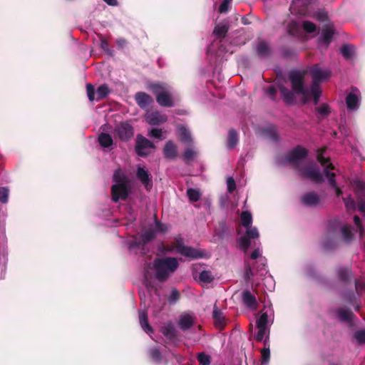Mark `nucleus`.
Listing matches in <instances>:
<instances>
[{
	"label": "nucleus",
	"instance_id": "a878e982",
	"mask_svg": "<svg viewBox=\"0 0 365 365\" xmlns=\"http://www.w3.org/2000/svg\"><path fill=\"white\" fill-rule=\"evenodd\" d=\"M346 104L348 110H354L359 108V97L356 94L349 93L346 98Z\"/></svg>",
	"mask_w": 365,
	"mask_h": 365
},
{
	"label": "nucleus",
	"instance_id": "6e6d98bb",
	"mask_svg": "<svg viewBox=\"0 0 365 365\" xmlns=\"http://www.w3.org/2000/svg\"><path fill=\"white\" fill-rule=\"evenodd\" d=\"M180 298V293L176 289H173L171 291L170 296L168 297V301L170 304H175Z\"/></svg>",
	"mask_w": 365,
	"mask_h": 365
},
{
	"label": "nucleus",
	"instance_id": "2f4dec72",
	"mask_svg": "<svg viewBox=\"0 0 365 365\" xmlns=\"http://www.w3.org/2000/svg\"><path fill=\"white\" fill-rule=\"evenodd\" d=\"M334 35V29L330 25H324L322 31V38L326 43H330Z\"/></svg>",
	"mask_w": 365,
	"mask_h": 365
},
{
	"label": "nucleus",
	"instance_id": "e2e57ef3",
	"mask_svg": "<svg viewBox=\"0 0 365 365\" xmlns=\"http://www.w3.org/2000/svg\"><path fill=\"white\" fill-rule=\"evenodd\" d=\"M168 226L165 224L161 223L160 221L155 222V231L165 233L168 231Z\"/></svg>",
	"mask_w": 365,
	"mask_h": 365
},
{
	"label": "nucleus",
	"instance_id": "ddd939ff",
	"mask_svg": "<svg viewBox=\"0 0 365 365\" xmlns=\"http://www.w3.org/2000/svg\"><path fill=\"white\" fill-rule=\"evenodd\" d=\"M163 153L165 159L173 160L178 157L177 145L173 140H168L164 145Z\"/></svg>",
	"mask_w": 365,
	"mask_h": 365
},
{
	"label": "nucleus",
	"instance_id": "393cba45",
	"mask_svg": "<svg viewBox=\"0 0 365 365\" xmlns=\"http://www.w3.org/2000/svg\"><path fill=\"white\" fill-rule=\"evenodd\" d=\"M178 135L179 139L185 143H192V138L190 131L188 129L183 126L179 125L178 127Z\"/></svg>",
	"mask_w": 365,
	"mask_h": 365
},
{
	"label": "nucleus",
	"instance_id": "0eeeda50",
	"mask_svg": "<svg viewBox=\"0 0 365 365\" xmlns=\"http://www.w3.org/2000/svg\"><path fill=\"white\" fill-rule=\"evenodd\" d=\"M154 143L140 134L137 135L135 150L138 155L146 157L150 153V149H155Z\"/></svg>",
	"mask_w": 365,
	"mask_h": 365
},
{
	"label": "nucleus",
	"instance_id": "5701e85b",
	"mask_svg": "<svg viewBox=\"0 0 365 365\" xmlns=\"http://www.w3.org/2000/svg\"><path fill=\"white\" fill-rule=\"evenodd\" d=\"M335 167L332 163H329L327 167L324 170V174L327 178L329 185L331 187H336L337 185L336 181V175L334 173L331 172V170H334Z\"/></svg>",
	"mask_w": 365,
	"mask_h": 365
},
{
	"label": "nucleus",
	"instance_id": "412c9836",
	"mask_svg": "<svg viewBox=\"0 0 365 365\" xmlns=\"http://www.w3.org/2000/svg\"><path fill=\"white\" fill-rule=\"evenodd\" d=\"M257 54L260 58H266L272 54V50L267 41L261 40L256 46Z\"/></svg>",
	"mask_w": 365,
	"mask_h": 365
},
{
	"label": "nucleus",
	"instance_id": "9b49d317",
	"mask_svg": "<svg viewBox=\"0 0 365 365\" xmlns=\"http://www.w3.org/2000/svg\"><path fill=\"white\" fill-rule=\"evenodd\" d=\"M335 313L340 322L347 323L350 327L354 325L356 315L350 309L338 308L335 310Z\"/></svg>",
	"mask_w": 365,
	"mask_h": 365
},
{
	"label": "nucleus",
	"instance_id": "5fc2aeb1",
	"mask_svg": "<svg viewBox=\"0 0 365 365\" xmlns=\"http://www.w3.org/2000/svg\"><path fill=\"white\" fill-rule=\"evenodd\" d=\"M304 30L307 33H313L316 31V25L309 21H304L302 24Z\"/></svg>",
	"mask_w": 365,
	"mask_h": 365
},
{
	"label": "nucleus",
	"instance_id": "0e129e2a",
	"mask_svg": "<svg viewBox=\"0 0 365 365\" xmlns=\"http://www.w3.org/2000/svg\"><path fill=\"white\" fill-rule=\"evenodd\" d=\"M354 222L355 225L356 226V227L359 229L360 235L362 236L363 232H364V227H363L361 220L358 215L354 216Z\"/></svg>",
	"mask_w": 365,
	"mask_h": 365
},
{
	"label": "nucleus",
	"instance_id": "774afa93",
	"mask_svg": "<svg viewBox=\"0 0 365 365\" xmlns=\"http://www.w3.org/2000/svg\"><path fill=\"white\" fill-rule=\"evenodd\" d=\"M150 135L153 138L160 139V138H161V136H162V130L158 128H153L150 131Z\"/></svg>",
	"mask_w": 365,
	"mask_h": 365
},
{
	"label": "nucleus",
	"instance_id": "58836bf2",
	"mask_svg": "<svg viewBox=\"0 0 365 365\" xmlns=\"http://www.w3.org/2000/svg\"><path fill=\"white\" fill-rule=\"evenodd\" d=\"M149 356L155 363L160 364L162 362V354L159 349L155 347L150 349L149 350Z\"/></svg>",
	"mask_w": 365,
	"mask_h": 365
},
{
	"label": "nucleus",
	"instance_id": "4be33fe9",
	"mask_svg": "<svg viewBox=\"0 0 365 365\" xmlns=\"http://www.w3.org/2000/svg\"><path fill=\"white\" fill-rule=\"evenodd\" d=\"M178 324L182 330H188L193 326L194 319L188 314L181 315L179 319Z\"/></svg>",
	"mask_w": 365,
	"mask_h": 365
},
{
	"label": "nucleus",
	"instance_id": "de8ad7c7",
	"mask_svg": "<svg viewBox=\"0 0 365 365\" xmlns=\"http://www.w3.org/2000/svg\"><path fill=\"white\" fill-rule=\"evenodd\" d=\"M316 110L322 117L328 116L331 113L330 107L326 103H323L320 106L317 107Z\"/></svg>",
	"mask_w": 365,
	"mask_h": 365
},
{
	"label": "nucleus",
	"instance_id": "a18cd8bd",
	"mask_svg": "<svg viewBox=\"0 0 365 365\" xmlns=\"http://www.w3.org/2000/svg\"><path fill=\"white\" fill-rule=\"evenodd\" d=\"M199 279L201 282L205 283H210L213 280V276L211 272L204 270L200 273Z\"/></svg>",
	"mask_w": 365,
	"mask_h": 365
},
{
	"label": "nucleus",
	"instance_id": "4c0bfd02",
	"mask_svg": "<svg viewBox=\"0 0 365 365\" xmlns=\"http://www.w3.org/2000/svg\"><path fill=\"white\" fill-rule=\"evenodd\" d=\"M241 224L245 227H250L252 223V217L250 212L243 211L241 213Z\"/></svg>",
	"mask_w": 365,
	"mask_h": 365
},
{
	"label": "nucleus",
	"instance_id": "7ed1b4c3",
	"mask_svg": "<svg viewBox=\"0 0 365 365\" xmlns=\"http://www.w3.org/2000/svg\"><path fill=\"white\" fill-rule=\"evenodd\" d=\"M148 89L155 96L157 103L165 108H171L175 105L174 99L170 87L163 83H153L148 85Z\"/></svg>",
	"mask_w": 365,
	"mask_h": 365
},
{
	"label": "nucleus",
	"instance_id": "1a4fd4ad",
	"mask_svg": "<svg viewBox=\"0 0 365 365\" xmlns=\"http://www.w3.org/2000/svg\"><path fill=\"white\" fill-rule=\"evenodd\" d=\"M312 76V84L310 86L320 87L322 81L329 79L331 72L328 70H322L318 65H314L310 70Z\"/></svg>",
	"mask_w": 365,
	"mask_h": 365
},
{
	"label": "nucleus",
	"instance_id": "c85d7f7f",
	"mask_svg": "<svg viewBox=\"0 0 365 365\" xmlns=\"http://www.w3.org/2000/svg\"><path fill=\"white\" fill-rule=\"evenodd\" d=\"M163 335L170 340H173L176 338V330L172 323H168L161 329Z\"/></svg>",
	"mask_w": 365,
	"mask_h": 365
},
{
	"label": "nucleus",
	"instance_id": "9d476101",
	"mask_svg": "<svg viewBox=\"0 0 365 365\" xmlns=\"http://www.w3.org/2000/svg\"><path fill=\"white\" fill-rule=\"evenodd\" d=\"M129 195L128 185L124 183H115L111 187V197L114 202L119 200H125Z\"/></svg>",
	"mask_w": 365,
	"mask_h": 365
},
{
	"label": "nucleus",
	"instance_id": "20e7f679",
	"mask_svg": "<svg viewBox=\"0 0 365 365\" xmlns=\"http://www.w3.org/2000/svg\"><path fill=\"white\" fill-rule=\"evenodd\" d=\"M289 79L294 93L302 96L303 103L310 101L309 91L304 88V75L298 71H292L289 74Z\"/></svg>",
	"mask_w": 365,
	"mask_h": 365
},
{
	"label": "nucleus",
	"instance_id": "2eb2a0df",
	"mask_svg": "<svg viewBox=\"0 0 365 365\" xmlns=\"http://www.w3.org/2000/svg\"><path fill=\"white\" fill-rule=\"evenodd\" d=\"M135 99L138 106L143 109L147 108L154 101L150 95L144 92L136 93Z\"/></svg>",
	"mask_w": 365,
	"mask_h": 365
},
{
	"label": "nucleus",
	"instance_id": "a19ab883",
	"mask_svg": "<svg viewBox=\"0 0 365 365\" xmlns=\"http://www.w3.org/2000/svg\"><path fill=\"white\" fill-rule=\"evenodd\" d=\"M264 344L265 347L261 351L262 364L267 363L270 358L269 345L267 344V339L264 341Z\"/></svg>",
	"mask_w": 365,
	"mask_h": 365
},
{
	"label": "nucleus",
	"instance_id": "f8f14e48",
	"mask_svg": "<svg viewBox=\"0 0 365 365\" xmlns=\"http://www.w3.org/2000/svg\"><path fill=\"white\" fill-rule=\"evenodd\" d=\"M146 121L151 125H157L165 123L168 116L159 111H153L145 115Z\"/></svg>",
	"mask_w": 365,
	"mask_h": 365
},
{
	"label": "nucleus",
	"instance_id": "c03bdc74",
	"mask_svg": "<svg viewBox=\"0 0 365 365\" xmlns=\"http://www.w3.org/2000/svg\"><path fill=\"white\" fill-rule=\"evenodd\" d=\"M325 151V149L324 148H321V149H319L317 150V160L319 161V163L323 166L324 167V168L327 167V165L329 164V163H331L329 162V158H325L324 157V153Z\"/></svg>",
	"mask_w": 365,
	"mask_h": 365
},
{
	"label": "nucleus",
	"instance_id": "dca6fc26",
	"mask_svg": "<svg viewBox=\"0 0 365 365\" xmlns=\"http://www.w3.org/2000/svg\"><path fill=\"white\" fill-rule=\"evenodd\" d=\"M301 201L306 206L315 207L319 204L320 198L315 192H309L302 197Z\"/></svg>",
	"mask_w": 365,
	"mask_h": 365
},
{
	"label": "nucleus",
	"instance_id": "79ce46f5",
	"mask_svg": "<svg viewBox=\"0 0 365 365\" xmlns=\"http://www.w3.org/2000/svg\"><path fill=\"white\" fill-rule=\"evenodd\" d=\"M264 133L274 142L279 141V135L274 127H269L264 130Z\"/></svg>",
	"mask_w": 365,
	"mask_h": 365
},
{
	"label": "nucleus",
	"instance_id": "37998d69",
	"mask_svg": "<svg viewBox=\"0 0 365 365\" xmlns=\"http://www.w3.org/2000/svg\"><path fill=\"white\" fill-rule=\"evenodd\" d=\"M187 195L191 202H197L200 198V192L193 188H189L187 190Z\"/></svg>",
	"mask_w": 365,
	"mask_h": 365
},
{
	"label": "nucleus",
	"instance_id": "4468645a",
	"mask_svg": "<svg viewBox=\"0 0 365 365\" xmlns=\"http://www.w3.org/2000/svg\"><path fill=\"white\" fill-rule=\"evenodd\" d=\"M365 184L359 181L356 184V195L358 200V209L360 212H364L365 214V200L364 197H365Z\"/></svg>",
	"mask_w": 365,
	"mask_h": 365
},
{
	"label": "nucleus",
	"instance_id": "aec40b11",
	"mask_svg": "<svg viewBox=\"0 0 365 365\" xmlns=\"http://www.w3.org/2000/svg\"><path fill=\"white\" fill-rule=\"evenodd\" d=\"M212 318L217 328L222 329L225 327L226 324L225 317L223 316L222 312L218 309L216 304L214 305Z\"/></svg>",
	"mask_w": 365,
	"mask_h": 365
},
{
	"label": "nucleus",
	"instance_id": "c756f323",
	"mask_svg": "<svg viewBox=\"0 0 365 365\" xmlns=\"http://www.w3.org/2000/svg\"><path fill=\"white\" fill-rule=\"evenodd\" d=\"M238 141H239V138H238V134H237V131L233 128L230 129L229 132H228V138H227V148L228 149L235 148L237 146Z\"/></svg>",
	"mask_w": 365,
	"mask_h": 365
},
{
	"label": "nucleus",
	"instance_id": "49530a36",
	"mask_svg": "<svg viewBox=\"0 0 365 365\" xmlns=\"http://www.w3.org/2000/svg\"><path fill=\"white\" fill-rule=\"evenodd\" d=\"M341 233L346 242H350L353 239V234L350 226L344 225L341 227Z\"/></svg>",
	"mask_w": 365,
	"mask_h": 365
},
{
	"label": "nucleus",
	"instance_id": "f03ea898",
	"mask_svg": "<svg viewBox=\"0 0 365 365\" xmlns=\"http://www.w3.org/2000/svg\"><path fill=\"white\" fill-rule=\"evenodd\" d=\"M155 278L161 282H165L171 273H173L179 267L178 261L175 257H167L155 258L153 263Z\"/></svg>",
	"mask_w": 365,
	"mask_h": 365
},
{
	"label": "nucleus",
	"instance_id": "e433bc0d",
	"mask_svg": "<svg viewBox=\"0 0 365 365\" xmlns=\"http://www.w3.org/2000/svg\"><path fill=\"white\" fill-rule=\"evenodd\" d=\"M354 51V47L351 45L344 44L341 48L340 52L341 55L346 58L349 59L352 57Z\"/></svg>",
	"mask_w": 365,
	"mask_h": 365
},
{
	"label": "nucleus",
	"instance_id": "69168bd1",
	"mask_svg": "<svg viewBox=\"0 0 365 365\" xmlns=\"http://www.w3.org/2000/svg\"><path fill=\"white\" fill-rule=\"evenodd\" d=\"M343 201L344 202V205L347 209H354L355 208V202L354 200L351 197H346L343 198Z\"/></svg>",
	"mask_w": 365,
	"mask_h": 365
},
{
	"label": "nucleus",
	"instance_id": "b1692460",
	"mask_svg": "<svg viewBox=\"0 0 365 365\" xmlns=\"http://www.w3.org/2000/svg\"><path fill=\"white\" fill-rule=\"evenodd\" d=\"M281 97L283 98L285 103L290 105L292 104L294 101L295 97L294 94V91L289 90L285 86L281 85L279 87Z\"/></svg>",
	"mask_w": 365,
	"mask_h": 365
},
{
	"label": "nucleus",
	"instance_id": "603ef678",
	"mask_svg": "<svg viewBox=\"0 0 365 365\" xmlns=\"http://www.w3.org/2000/svg\"><path fill=\"white\" fill-rule=\"evenodd\" d=\"M336 247V242L333 239L327 237L323 242V248L325 250H332Z\"/></svg>",
	"mask_w": 365,
	"mask_h": 365
},
{
	"label": "nucleus",
	"instance_id": "f704fd0d",
	"mask_svg": "<svg viewBox=\"0 0 365 365\" xmlns=\"http://www.w3.org/2000/svg\"><path fill=\"white\" fill-rule=\"evenodd\" d=\"M310 93V99L313 98V103L314 105H317L319 102L320 97L322 93V91L320 87L310 86L309 89Z\"/></svg>",
	"mask_w": 365,
	"mask_h": 365
},
{
	"label": "nucleus",
	"instance_id": "09e8293b",
	"mask_svg": "<svg viewBox=\"0 0 365 365\" xmlns=\"http://www.w3.org/2000/svg\"><path fill=\"white\" fill-rule=\"evenodd\" d=\"M197 153L192 148L185 149L183 153V159L186 163H188L194 159Z\"/></svg>",
	"mask_w": 365,
	"mask_h": 365
},
{
	"label": "nucleus",
	"instance_id": "39448f33",
	"mask_svg": "<svg viewBox=\"0 0 365 365\" xmlns=\"http://www.w3.org/2000/svg\"><path fill=\"white\" fill-rule=\"evenodd\" d=\"M174 247L178 253L192 259L203 258L205 256L203 251L192 247L185 246L183 239L180 237L175 239Z\"/></svg>",
	"mask_w": 365,
	"mask_h": 365
},
{
	"label": "nucleus",
	"instance_id": "680f3d73",
	"mask_svg": "<svg viewBox=\"0 0 365 365\" xmlns=\"http://www.w3.org/2000/svg\"><path fill=\"white\" fill-rule=\"evenodd\" d=\"M314 16L321 22H324L328 20L327 14L323 11H317Z\"/></svg>",
	"mask_w": 365,
	"mask_h": 365
},
{
	"label": "nucleus",
	"instance_id": "8fccbe9b",
	"mask_svg": "<svg viewBox=\"0 0 365 365\" xmlns=\"http://www.w3.org/2000/svg\"><path fill=\"white\" fill-rule=\"evenodd\" d=\"M267 322L268 314L267 312H264L257 319V327H267Z\"/></svg>",
	"mask_w": 365,
	"mask_h": 365
},
{
	"label": "nucleus",
	"instance_id": "6ab92c4d",
	"mask_svg": "<svg viewBox=\"0 0 365 365\" xmlns=\"http://www.w3.org/2000/svg\"><path fill=\"white\" fill-rule=\"evenodd\" d=\"M138 317L141 328L148 334L153 333V329L148 322V311L140 309L138 311Z\"/></svg>",
	"mask_w": 365,
	"mask_h": 365
},
{
	"label": "nucleus",
	"instance_id": "72a5a7b5",
	"mask_svg": "<svg viewBox=\"0 0 365 365\" xmlns=\"http://www.w3.org/2000/svg\"><path fill=\"white\" fill-rule=\"evenodd\" d=\"M110 91L106 84L101 85L96 91V100L101 101L106 98L110 93Z\"/></svg>",
	"mask_w": 365,
	"mask_h": 365
},
{
	"label": "nucleus",
	"instance_id": "bb28decb",
	"mask_svg": "<svg viewBox=\"0 0 365 365\" xmlns=\"http://www.w3.org/2000/svg\"><path fill=\"white\" fill-rule=\"evenodd\" d=\"M229 29L228 24H219L215 26L213 34L219 38H225Z\"/></svg>",
	"mask_w": 365,
	"mask_h": 365
},
{
	"label": "nucleus",
	"instance_id": "052dcab7",
	"mask_svg": "<svg viewBox=\"0 0 365 365\" xmlns=\"http://www.w3.org/2000/svg\"><path fill=\"white\" fill-rule=\"evenodd\" d=\"M231 1H232V0H224L222 2V4L220 5L218 11L220 14H225V13L227 12Z\"/></svg>",
	"mask_w": 365,
	"mask_h": 365
},
{
	"label": "nucleus",
	"instance_id": "4d7b16f0",
	"mask_svg": "<svg viewBox=\"0 0 365 365\" xmlns=\"http://www.w3.org/2000/svg\"><path fill=\"white\" fill-rule=\"evenodd\" d=\"M86 91H87V95H88V98L89 101H93L96 99L95 98L96 91H95L94 86L91 83H87L86 84Z\"/></svg>",
	"mask_w": 365,
	"mask_h": 365
},
{
	"label": "nucleus",
	"instance_id": "c9c22d12",
	"mask_svg": "<svg viewBox=\"0 0 365 365\" xmlns=\"http://www.w3.org/2000/svg\"><path fill=\"white\" fill-rule=\"evenodd\" d=\"M312 0H293L292 6L298 9L300 14H302Z\"/></svg>",
	"mask_w": 365,
	"mask_h": 365
},
{
	"label": "nucleus",
	"instance_id": "7c9ffc66",
	"mask_svg": "<svg viewBox=\"0 0 365 365\" xmlns=\"http://www.w3.org/2000/svg\"><path fill=\"white\" fill-rule=\"evenodd\" d=\"M337 277L343 283H347L350 281L351 272L346 267H340L337 269Z\"/></svg>",
	"mask_w": 365,
	"mask_h": 365
},
{
	"label": "nucleus",
	"instance_id": "864d4df0",
	"mask_svg": "<svg viewBox=\"0 0 365 365\" xmlns=\"http://www.w3.org/2000/svg\"><path fill=\"white\" fill-rule=\"evenodd\" d=\"M197 360L200 365H210L211 363L210 356L203 352L198 354Z\"/></svg>",
	"mask_w": 365,
	"mask_h": 365
},
{
	"label": "nucleus",
	"instance_id": "bf43d9fd",
	"mask_svg": "<svg viewBox=\"0 0 365 365\" xmlns=\"http://www.w3.org/2000/svg\"><path fill=\"white\" fill-rule=\"evenodd\" d=\"M258 329V331L257 334L255 336V339L257 341H262L264 339V335L266 334L267 327H257Z\"/></svg>",
	"mask_w": 365,
	"mask_h": 365
},
{
	"label": "nucleus",
	"instance_id": "f257e3e1",
	"mask_svg": "<svg viewBox=\"0 0 365 365\" xmlns=\"http://www.w3.org/2000/svg\"><path fill=\"white\" fill-rule=\"evenodd\" d=\"M307 155L308 150L302 145H297L286 154L285 159L292 168L300 172L302 177L316 183H322L324 181V175L319 172V168L316 165L299 166L300 161L306 158Z\"/></svg>",
	"mask_w": 365,
	"mask_h": 365
},
{
	"label": "nucleus",
	"instance_id": "473e14b6",
	"mask_svg": "<svg viewBox=\"0 0 365 365\" xmlns=\"http://www.w3.org/2000/svg\"><path fill=\"white\" fill-rule=\"evenodd\" d=\"M98 142L103 148H108L113 145V140L110 134L101 133L98 136Z\"/></svg>",
	"mask_w": 365,
	"mask_h": 365
},
{
	"label": "nucleus",
	"instance_id": "423d86ee",
	"mask_svg": "<svg viewBox=\"0 0 365 365\" xmlns=\"http://www.w3.org/2000/svg\"><path fill=\"white\" fill-rule=\"evenodd\" d=\"M113 133L116 138L123 142H128L134 135V128L128 121H123L115 125Z\"/></svg>",
	"mask_w": 365,
	"mask_h": 365
},
{
	"label": "nucleus",
	"instance_id": "ea45409f",
	"mask_svg": "<svg viewBox=\"0 0 365 365\" xmlns=\"http://www.w3.org/2000/svg\"><path fill=\"white\" fill-rule=\"evenodd\" d=\"M113 179L115 183H124L125 185L129 184L128 177L125 174L121 173L119 170L115 172Z\"/></svg>",
	"mask_w": 365,
	"mask_h": 365
},
{
	"label": "nucleus",
	"instance_id": "13d9d810",
	"mask_svg": "<svg viewBox=\"0 0 365 365\" xmlns=\"http://www.w3.org/2000/svg\"><path fill=\"white\" fill-rule=\"evenodd\" d=\"M9 197V190L5 187H0V202L6 203Z\"/></svg>",
	"mask_w": 365,
	"mask_h": 365
},
{
	"label": "nucleus",
	"instance_id": "338daca9",
	"mask_svg": "<svg viewBox=\"0 0 365 365\" xmlns=\"http://www.w3.org/2000/svg\"><path fill=\"white\" fill-rule=\"evenodd\" d=\"M227 191L229 192H232L235 188H236V184H235V181L234 180V179L232 178H229L227 179Z\"/></svg>",
	"mask_w": 365,
	"mask_h": 365
},
{
	"label": "nucleus",
	"instance_id": "f3484780",
	"mask_svg": "<svg viewBox=\"0 0 365 365\" xmlns=\"http://www.w3.org/2000/svg\"><path fill=\"white\" fill-rule=\"evenodd\" d=\"M242 301L243 304L251 309H255L257 306V301L254 294L250 290H245L242 293Z\"/></svg>",
	"mask_w": 365,
	"mask_h": 365
},
{
	"label": "nucleus",
	"instance_id": "6e6552de",
	"mask_svg": "<svg viewBox=\"0 0 365 365\" xmlns=\"http://www.w3.org/2000/svg\"><path fill=\"white\" fill-rule=\"evenodd\" d=\"M246 228L247 230L245 235L237 239L240 248L245 252H246L250 247L251 240L257 239L259 236L257 227L250 226Z\"/></svg>",
	"mask_w": 365,
	"mask_h": 365
},
{
	"label": "nucleus",
	"instance_id": "cd10ccee",
	"mask_svg": "<svg viewBox=\"0 0 365 365\" xmlns=\"http://www.w3.org/2000/svg\"><path fill=\"white\" fill-rule=\"evenodd\" d=\"M140 242L138 245H146L156 237L155 231L152 229L144 231L140 235Z\"/></svg>",
	"mask_w": 365,
	"mask_h": 365
},
{
	"label": "nucleus",
	"instance_id": "a211bd4d",
	"mask_svg": "<svg viewBox=\"0 0 365 365\" xmlns=\"http://www.w3.org/2000/svg\"><path fill=\"white\" fill-rule=\"evenodd\" d=\"M137 178L143 184L147 190L152 187V178L147 170L143 168H138L136 172Z\"/></svg>",
	"mask_w": 365,
	"mask_h": 365
},
{
	"label": "nucleus",
	"instance_id": "3c124183",
	"mask_svg": "<svg viewBox=\"0 0 365 365\" xmlns=\"http://www.w3.org/2000/svg\"><path fill=\"white\" fill-rule=\"evenodd\" d=\"M354 337L359 344H365V330L356 331Z\"/></svg>",
	"mask_w": 365,
	"mask_h": 365
}]
</instances>
